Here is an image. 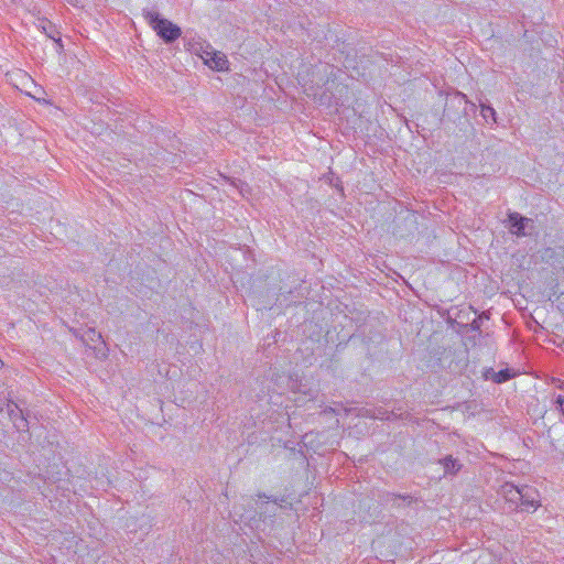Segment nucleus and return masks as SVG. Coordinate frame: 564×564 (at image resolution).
Listing matches in <instances>:
<instances>
[{"instance_id": "f257e3e1", "label": "nucleus", "mask_w": 564, "mask_h": 564, "mask_svg": "<svg viewBox=\"0 0 564 564\" xmlns=\"http://www.w3.org/2000/svg\"><path fill=\"white\" fill-rule=\"evenodd\" d=\"M143 17L165 43H173L182 35L180 26L172 23L170 20L162 18L155 11L143 10Z\"/></svg>"}, {"instance_id": "f03ea898", "label": "nucleus", "mask_w": 564, "mask_h": 564, "mask_svg": "<svg viewBox=\"0 0 564 564\" xmlns=\"http://www.w3.org/2000/svg\"><path fill=\"white\" fill-rule=\"evenodd\" d=\"M510 232L517 237L530 236L534 226L531 218L524 217L517 212L509 213Z\"/></svg>"}, {"instance_id": "7ed1b4c3", "label": "nucleus", "mask_w": 564, "mask_h": 564, "mask_svg": "<svg viewBox=\"0 0 564 564\" xmlns=\"http://www.w3.org/2000/svg\"><path fill=\"white\" fill-rule=\"evenodd\" d=\"M538 492L535 489H533L530 486H522V491L520 495V502L519 507H521V510L529 511L530 508H533L534 510L539 507L538 501Z\"/></svg>"}, {"instance_id": "20e7f679", "label": "nucleus", "mask_w": 564, "mask_h": 564, "mask_svg": "<svg viewBox=\"0 0 564 564\" xmlns=\"http://www.w3.org/2000/svg\"><path fill=\"white\" fill-rule=\"evenodd\" d=\"M521 491L522 486L518 487L511 482H505L503 485H501L499 489V495H501L506 499V501L510 502L516 508H519V502L521 500Z\"/></svg>"}, {"instance_id": "39448f33", "label": "nucleus", "mask_w": 564, "mask_h": 564, "mask_svg": "<svg viewBox=\"0 0 564 564\" xmlns=\"http://www.w3.org/2000/svg\"><path fill=\"white\" fill-rule=\"evenodd\" d=\"M204 64L214 70L223 72L228 69L229 62L224 53L215 51L209 57H204Z\"/></svg>"}, {"instance_id": "423d86ee", "label": "nucleus", "mask_w": 564, "mask_h": 564, "mask_svg": "<svg viewBox=\"0 0 564 564\" xmlns=\"http://www.w3.org/2000/svg\"><path fill=\"white\" fill-rule=\"evenodd\" d=\"M440 464L444 468V475H456L463 467L459 460L454 458L452 455H448L441 459Z\"/></svg>"}, {"instance_id": "0eeeda50", "label": "nucleus", "mask_w": 564, "mask_h": 564, "mask_svg": "<svg viewBox=\"0 0 564 564\" xmlns=\"http://www.w3.org/2000/svg\"><path fill=\"white\" fill-rule=\"evenodd\" d=\"M513 376H514V372L511 369L506 368V369L499 370L498 372H495L494 381L497 383H502V382H506L509 379H511Z\"/></svg>"}, {"instance_id": "6e6552de", "label": "nucleus", "mask_w": 564, "mask_h": 564, "mask_svg": "<svg viewBox=\"0 0 564 564\" xmlns=\"http://www.w3.org/2000/svg\"><path fill=\"white\" fill-rule=\"evenodd\" d=\"M82 338L85 341H91V343H97V341L102 340L101 334L96 332L95 328H88L87 330H85Z\"/></svg>"}, {"instance_id": "1a4fd4ad", "label": "nucleus", "mask_w": 564, "mask_h": 564, "mask_svg": "<svg viewBox=\"0 0 564 564\" xmlns=\"http://www.w3.org/2000/svg\"><path fill=\"white\" fill-rule=\"evenodd\" d=\"M480 113L485 120L490 118L496 121V111L491 106L480 104Z\"/></svg>"}, {"instance_id": "9d476101", "label": "nucleus", "mask_w": 564, "mask_h": 564, "mask_svg": "<svg viewBox=\"0 0 564 564\" xmlns=\"http://www.w3.org/2000/svg\"><path fill=\"white\" fill-rule=\"evenodd\" d=\"M43 30H44V32L47 34V36H48V37H51V39H53V40L57 41V40L55 39V35H54V33H55L54 28H53V25H52L51 23H48V24H47V28L44 25V26H43Z\"/></svg>"}, {"instance_id": "9b49d317", "label": "nucleus", "mask_w": 564, "mask_h": 564, "mask_svg": "<svg viewBox=\"0 0 564 564\" xmlns=\"http://www.w3.org/2000/svg\"><path fill=\"white\" fill-rule=\"evenodd\" d=\"M455 100H457L459 104H460L462 101L467 102L466 95H464V94H462V93H457V94L453 97L452 101H455Z\"/></svg>"}, {"instance_id": "f8f14e48", "label": "nucleus", "mask_w": 564, "mask_h": 564, "mask_svg": "<svg viewBox=\"0 0 564 564\" xmlns=\"http://www.w3.org/2000/svg\"><path fill=\"white\" fill-rule=\"evenodd\" d=\"M215 52L210 46H207L205 50H203L200 57L204 61V57H209L210 53Z\"/></svg>"}, {"instance_id": "ddd939ff", "label": "nucleus", "mask_w": 564, "mask_h": 564, "mask_svg": "<svg viewBox=\"0 0 564 564\" xmlns=\"http://www.w3.org/2000/svg\"><path fill=\"white\" fill-rule=\"evenodd\" d=\"M556 403L560 405L561 411H562V413L564 415V397L558 395L557 399H556Z\"/></svg>"}, {"instance_id": "4468645a", "label": "nucleus", "mask_w": 564, "mask_h": 564, "mask_svg": "<svg viewBox=\"0 0 564 564\" xmlns=\"http://www.w3.org/2000/svg\"><path fill=\"white\" fill-rule=\"evenodd\" d=\"M278 508V505H276V501L274 500L273 501V505H272V508H269L267 507L265 508V511H269V512H275V509Z\"/></svg>"}, {"instance_id": "2eb2a0df", "label": "nucleus", "mask_w": 564, "mask_h": 564, "mask_svg": "<svg viewBox=\"0 0 564 564\" xmlns=\"http://www.w3.org/2000/svg\"><path fill=\"white\" fill-rule=\"evenodd\" d=\"M383 414H384V413H383L382 411H380V410H379V411H378V414H375V415H373V417L383 420V419H384V417H383Z\"/></svg>"}, {"instance_id": "dca6fc26", "label": "nucleus", "mask_w": 564, "mask_h": 564, "mask_svg": "<svg viewBox=\"0 0 564 564\" xmlns=\"http://www.w3.org/2000/svg\"><path fill=\"white\" fill-rule=\"evenodd\" d=\"M3 367V361L0 359V368Z\"/></svg>"}]
</instances>
